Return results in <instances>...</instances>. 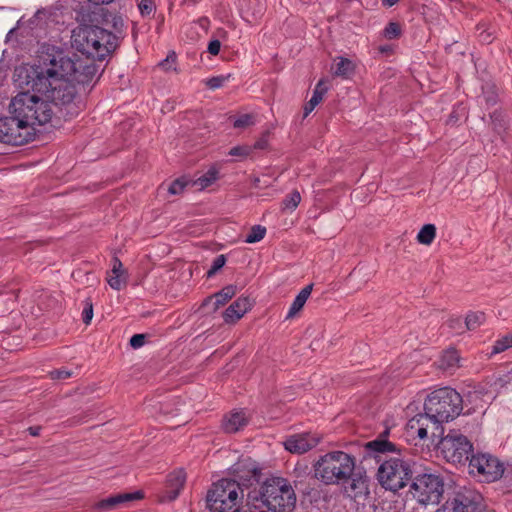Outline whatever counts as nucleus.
Returning <instances> with one entry per match:
<instances>
[{
	"label": "nucleus",
	"instance_id": "1",
	"mask_svg": "<svg viewBox=\"0 0 512 512\" xmlns=\"http://www.w3.org/2000/svg\"><path fill=\"white\" fill-rule=\"evenodd\" d=\"M85 55V59H74L55 46L43 47L38 64L32 66V75H28L32 79V88L45 91L52 84L49 81L59 76L67 77L73 83L89 84L98 73V66L94 63L98 59Z\"/></svg>",
	"mask_w": 512,
	"mask_h": 512
},
{
	"label": "nucleus",
	"instance_id": "2",
	"mask_svg": "<svg viewBox=\"0 0 512 512\" xmlns=\"http://www.w3.org/2000/svg\"><path fill=\"white\" fill-rule=\"evenodd\" d=\"M389 429L386 428L378 437L365 443V455L373 457L380 463L377 470V480L386 490L397 492L404 488L412 479V469L408 461L400 457L383 458L386 453L399 452L398 447L387 440Z\"/></svg>",
	"mask_w": 512,
	"mask_h": 512
},
{
	"label": "nucleus",
	"instance_id": "3",
	"mask_svg": "<svg viewBox=\"0 0 512 512\" xmlns=\"http://www.w3.org/2000/svg\"><path fill=\"white\" fill-rule=\"evenodd\" d=\"M123 26V19L119 16L112 18L114 32L99 25L81 24L72 31V47L82 54L103 61L119 47Z\"/></svg>",
	"mask_w": 512,
	"mask_h": 512
},
{
	"label": "nucleus",
	"instance_id": "4",
	"mask_svg": "<svg viewBox=\"0 0 512 512\" xmlns=\"http://www.w3.org/2000/svg\"><path fill=\"white\" fill-rule=\"evenodd\" d=\"M32 69L27 71V86L32 87ZM33 92L22 91L14 96L9 104V111L12 115L20 118V123H27L33 128L36 125L42 126L52 121L54 112L51 103L38 95L39 92L31 88Z\"/></svg>",
	"mask_w": 512,
	"mask_h": 512
},
{
	"label": "nucleus",
	"instance_id": "5",
	"mask_svg": "<svg viewBox=\"0 0 512 512\" xmlns=\"http://www.w3.org/2000/svg\"><path fill=\"white\" fill-rule=\"evenodd\" d=\"M51 86L39 93H49L48 98L57 108L56 118L65 121L76 117L84 108V103L78 93L76 85L67 77H57L49 81Z\"/></svg>",
	"mask_w": 512,
	"mask_h": 512
},
{
	"label": "nucleus",
	"instance_id": "6",
	"mask_svg": "<svg viewBox=\"0 0 512 512\" xmlns=\"http://www.w3.org/2000/svg\"><path fill=\"white\" fill-rule=\"evenodd\" d=\"M356 466L354 456L343 451L328 452L314 464V476L326 485L345 483Z\"/></svg>",
	"mask_w": 512,
	"mask_h": 512
},
{
	"label": "nucleus",
	"instance_id": "7",
	"mask_svg": "<svg viewBox=\"0 0 512 512\" xmlns=\"http://www.w3.org/2000/svg\"><path fill=\"white\" fill-rule=\"evenodd\" d=\"M256 502H261L268 510L273 512H292L296 505V494L290 482L282 477L266 479L258 492V495L251 496Z\"/></svg>",
	"mask_w": 512,
	"mask_h": 512
},
{
	"label": "nucleus",
	"instance_id": "8",
	"mask_svg": "<svg viewBox=\"0 0 512 512\" xmlns=\"http://www.w3.org/2000/svg\"><path fill=\"white\" fill-rule=\"evenodd\" d=\"M462 397L450 388L443 387L428 395L424 403V411L435 424L442 426L444 422L453 420L462 411Z\"/></svg>",
	"mask_w": 512,
	"mask_h": 512
},
{
	"label": "nucleus",
	"instance_id": "9",
	"mask_svg": "<svg viewBox=\"0 0 512 512\" xmlns=\"http://www.w3.org/2000/svg\"><path fill=\"white\" fill-rule=\"evenodd\" d=\"M243 489L235 481L221 479L214 483L206 496V506L211 512H239Z\"/></svg>",
	"mask_w": 512,
	"mask_h": 512
},
{
	"label": "nucleus",
	"instance_id": "10",
	"mask_svg": "<svg viewBox=\"0 0 512 512\" xmlns=\"http://www.w3.org/2000/svg\"><path fill=\"white\" fill-rule=\"evenodd\" d=\"M409 492L419 504H438L444 493V483L434 474L418 475L413 479Z\"/></svg>",
	"mask_w": 512,
	"mask_h": 512
},
{
	"label": "nucleus",
	"instance_id": "11",
	"mask_svg": "<svg viewBox=\"0 0 512 512\" xmlns=\"http://www.w3.org/2000/svg\"><path fill=\"white\" fill-rule=\"evenodd\" d=\"M437 445L443 457L450 463L470 461L473 445L468 438L458 431L452 430L446 436L438 438Z\"/></svg>",
	"mask_w": 512,
	"mask_h": 512
},
{
	"label": "nucleus",
	"instance_id": "12",
	"mask_svg": "<svg viewBox=\"0 0 512 512\" xmlns=\"http://www.w3.org/2000/svg\"><path fill=\"white\" fill-rule=\"evenodd\" d=\"M505 472L504 464L489 453L471 455L469 473L479 476L483 482L491 483L499 480Z\"/></svg>",
	"mask_w": 512,
	"mask_h": 512
},
{
	"label": "nucleus",
	"instance_id": "13",
	"mask_svg": "<svg viewBox=\"0 0 512 512\" xmlns=\"http://www.w3.org/2000/svg\"><path fill=\"white\" fill-rule=\"evenodd\" d=\"M20 120L16 115L0 118V142L20 146L33 139L35 128Z\"/></svg>",
	"mask_w": 512,
	"mask_h": 512
},
{
	"label": "nucleus",
	"instance_id": "14",
	"mask_svg": "<svg viewBox=\"0 0 512 512\" xmlns=\"http://www.w3.org/2000/svg\"><path fill=\"white\" fill-rule=\"evenodd\" d=\"M483 508L482 495L465 486L456 488L446 502V509L450 512H482Z\"/></svg>",
	"mask_w": 512,
	"mask_h": 512
},
{
	"label": "nucleus",
	"instance_id": "15",
	"mask_svg": "<svg viewBox=\"0 0 512 512\" xmlns=\"http://www.w3.org/2000/svg\"><path fill=\"white\" fill-rule=\"evenodd\" d=\"M428 426H431V439L435 442L444 434L443 426L435 424L426 412L419 413L406 424L407 434L411 437L418 436L420 440L428 438Z\"/></svg>",
	"mask_w": 512,
	"mask_h": 512
},
{
	"label": "nucleus",
	"instance_id": "16",
	"mask_svg": "<svg viewBox=\"0 0 512 512\" xmlns=\"http://www.w3.org/2000/svg\"><path fill=\"white\" fill-rule=\"evenodd\" d=\"M233 474L234 478L229 480L235 481L244 490L259 482L261 471L252 463L238 462L233 466Z\"/></svg>",
	"mask_w": 512,
	"mask_h": 512
},
{
	"label": "nucleus",
	"instance_id": "17",
	"mask_svg": "<svg viewBox=\"0 0 512 512\" xmlns=\"http://www.w3.org/2000/svg\"><path fill=\"white\" fill-rule=\"evenodd\" d=\"M186 481V474L183 470H177L167 476L165 485L159 493L160 502H171L175 500L182 490Z\"/></svg>",
	"mask_w": 512,
	"mask_h": 512
},
{
	"label": "nucleus",
	"instance_id": "18",
	"mask_svg": "<svg viewBox=\"0 0 512 512\" xmlns=\"http://www.w3.org/2000/svg\"><path fill=\"white\" fill-rule=\"evenodd\" d=\"M320 439L310 433L295 434L284 442L285 449L291 453L303 454L314 448Z\"/></svg>",
	"mask_w": 512,
	"mask_h": 512
},
{
	"label": "nucleus",
	"instance_id": "19",
	"mask_svg": "<svg viewBox=\"0 0 512 512\" xmlns=\"http://www.w3.org/2000/svg\"><path fill=\"white\" fill-rule=\"evenodd\" d=\"M141 498V492L119 493L98 501L97 503L94 504L93 509L95 512H108L115 510L126 503Z\"/></svg>",
	"mask_w": 512,
	"mask_h": 512
},
{
	"label": "nucleus",
	"instance_id": "20",
	"mask_svg": "<svg viewBox=\"0 0 512 512\" xmlns=\"http://www.w3.org/2000/svg\"><path fill=\"white\" fill-rule=\"evenodd\" d=\"M345 483H348V486H345V491L349 493L350 497L357 498L369 493V478L365 472L354 469Z\"/></svg>",
	"mask_w": 512,
	"mask_h": 512
},
{
	"label": "nucleus",
	"instance_id": "21",
	"mask_svg": "<svg viewBox=\"0 0 512 512\" xmlns=\"http://www.w3.org/2000/svg\"><path fill=\"white\" fill-rule=\"evenodd\" d=\"M250 306L251 304L247 297H239L224 311V322L228 324L236 323L250 309Z\"/></svg>",
	"mask_w": 512,
	"mask_h": 512
},
{
	"label": "nucleus",
	"instance_id": "22",
	"mask_svg": "<svg viewBox=\"0 0 512 512\" xmlns=\"http://www.w3.org/2000/svg\"><path fill=\"white\" fill-rule=\"evenodd\" d=\"M112 275L108 278V283L111 288L121 290L127 284L128 274L123 268V264L119 258L113 257L112 259Z\"/></svg>",
	"mask_w": 512,
	"mask_h": 512
},
{
	"label": "nucleus",
	"instance_id": "23",
	"mask_svg": "<svg viewBox=\"0 0 512 512\" xmlns=\"http://www.w3.org/2000/svg\"><path fill=\"white\" fill-rule=\"evenodd\" d=\"M241 11L243 18L247 22L253 23L263 15L265 5L262 0H242Z\"/></svg>",
	"mask_w": 512,
	"mask_h": 512
},
{
	"label": "nucleus",
	"instance_id": "24",
	"mask_svg": "<svg viewBox=\"0 0 512 512\" xmlns=\"http://www.w3.org/2000/svg\"><path fill=\"white\" fill-rule=\"evenodd\" d=\"M248 424V418L243 411H234L224 416L222 428L226 433H236Z\"/></svg>",
	"mask_w": 512,
	"mask_h": 512
},
{
	"label": "nucleus",
	"instance_id": "25",
	"mask_svg": "<svg viewBox=\"0 0 512 512\" xmlns=\"http://www.w3.org/2000/svg\"><path fill=\"white\" fill-rule=\"evenodd\" d=\"M438 367L448 373H453L460 367V356L456 349L444 351L438 361Z\"/></svg>",
	"mask_w": 512,
	"mask_h": 512
},
{
	"label": "nucleus",
	"instance_id": "26",
	"mask_svg": "<svg viewBox=\"0 0 512 512\" xmlns=\"http://www.w3.org/2000/svg\"><path fill=\"white\" fill-rule=\"evenodd\" d=\"M235 294L236 286L227 285L224 288H222L219 292L215 293L213 296L206 298L203 302V306L213 302V309L217 310L218 308L226 304Z\"/></svg>",
	"mask_w": 512,
	"mask_h": 512
},
{
	"label": "nucleus",
	"instance_id": "27",
	"mask_svg": "<svg viewBox=\"0 0 512 512\" xmlns=\"http://www.w3.org/2000/svg\"><path fill=\"white\" fill-rule=\"evenodd\" d=\"M327 90L328 88L325 85L324 79L319 80L315 86L311 99L304 106V117H307L323 100V96L326 94Z\"/></svg>",
	"mask_w": 512,
	"mask_h": 512
},
{
	"label": "nucleus",
	"instance_id": "28",
	"mask_svg": "<svg viewBox=\"0 0 512 512\" xmlns=\"http://www.w3.org/2000/svg\"><path fill=\"white\" fill-rule=\"evenodd\" d=\"M313 289V284H309L305 286L295 297L293 303L291 304L289 311L287 313L286 318H293L305 305L307 299L309 298Z\"/></svg>",
	"mask_w": 512,
	"mask_h": 512
},
{
	"label": "nucleus",
	"instance_id": "29",
	"mask_svg": "<svg viewBox=\"0 0 512 512\" xmlns=\"http://www.w3.org/2000/svg\"><path fill=\"white\" fill-rule=\"evenodd\" d=\"M338 60L334 74L345 79L351 77L355 72L354 63L350 59L344 57H339Z\"/></svg>",
	"mask_w": 512,
	"mask_h": 512
},
{
	"label": "nucleus",
	"instance_id": "30",
	"mask_svg": "<svg viewBox=\"0 0 512 512\" xmlns=\"http://www.w3.org/2000/svg\"><path fill=\"white\" fill-rule=\"evenodd\" d=\"M436 237V227L434 224H425L417 235V241L423 245H430Z\"/></svg>",
	"mask_w": 512,
	"mask_h": 512
},
{
	"label": "nucleus",
	"instance_id": "31",
	"mask_svg": "<svg viewBox=\"0 0 512 512\" xmlns=\"http://www.w3.org/2000/svg\"><path fill=\"white\" fill-rule=\"evenodd\" d=\"M218 170L214 167L210 168L205 174L200 176L195 182V185H198L200 189H204L213 184L218 178Z\"/></svg>",
	"mask_w": 512,
	"mask_h": 512
},
{
	"label": "nucleus",
	"instance_id": "32",
	"mask_svg": "<svg viewBox=\"0 0 512 512\" xmlns=\"http://www.w3.org/2000/svg\"><path fill=\"white\" fill-rule=\"evenodd\" d=\"M485 321V314L483 312H470L465 318V325L468 330H475Z\"/></svg>",
	"mask_w": 512,
	"mask_h": 512
},
{
	"label": "nucleus",
	"instance_id": "33",
	"mask_svg": "<svg viewBox=\"0 0 512 512\" xmlns=\"http://www.w3.org/2000/svg\"><path fill=\"white\" fill-rule=\"evenodd\" d=\"M256 123V115L253 113L242 114L238 116L234 122L233 127L236 129H245L253 126Z\"/></svg>",
	"mask_w": 512,
	"mask_h": 512
},
{
	"label": "nucleus",
	"instance_id": "34",
	"mask_svg": "<svg viewBox=\"0 0 512 512\" xmlns=\"http://www.w3.org/2000/svg\"><path fill=\"white\" fill-rule=\"evenodd\" d=\"M512 346V334H507L495 341L492 346L491 355L501 353Z\"/></svg>",
	"mask_w": 512,
	"mask_h": 512
},
{
	"label": "nucleus",
	"instance_id": "35",
	"mask_svg": "<svg viewBox=\"0 0 512 512\" xmlns=\"http://www.w3.org/2000/svg\"><path fill=\"white\" fill-rule=\"evenodd\" d=\"M266 234V228L261 225H254L250 232L247 234L245 242L246 243H256L261 241Z\"/></svg>",
	"mask_w": 512,
	"mask_h": 512
},
{
	"label": "nucleus",
	"instance_id": "36",
	"mask_svg": "<svg viewBox=\"0 0 512 512\" xmlns=\"http://www.w3.org/2000/svg\"><path fill=\"white\" fill-rule=\"evenodd\" d=\"M301 201V195L297 190L290 192L282 201L283 209L294 210Z\"/></svg>",
	"mask_w": 512,
	"mask_h": 512
},
{
	"label": "nucleus",
	"instance_id": "37",
	"mask_svg": "<svg viewBox=\"0 0 512 512\" xmlns=\"http://www.w3.org/2000/svg\"><path fill=\"white\" fill-rule=\"evenodd\" d=\"M490 118L492 121L493 129L498 133L501 134L506 129V122L502 116V114L498 111H494L490 114Z\"/></svg>",
	"mask_w": 512,
	"mask_h": 512
},
{
	"label": "nucleus",
	"instance_id": "38",
	"mask_svg": "<svg viewBox=\"0 0 512 512\" xmlns=\"http://www.w3.org/2000/svg\"><path fill=\"white\" fill-rule=\"evenodd\" d=\"M483 97L485 100V103L488 106H493L497 103L498 95L496 93L495 87L487 85L483 87Z\"/></svg>",
	"mask_w": 512,
	"mask_h": 512
},
{
	"label": "nucleus",
	"instance_id": "39",
	"mask_svg": "<svg viewBox=\"0 0 512 512\" xmlns=\"http://www.w3.org/2000/svg\"><path fill=\"white\" fill-rule=\"evenodd\" d=\"M226 263V257L225 255L221 254L218 255L214 260L210 267V269L207 271L206 276L207 278L213 277Z\"/></svg>",
	"mask_w": 512,
	"mask_h": 512
},
{
	"label": "nucleus",
	"instance_id": "40",
	"mask_svg": "<svg viewBox=\"0 0 512 512\" xmlns=\"http://www.w3.org/2000/svg\"><path fill=\"white\" fill-rule=\"evenodd\" d=\"M401 35V27L396 22H390L384 29V36L387 39H395Z\"/></svg>",
	"mask_w": 512,
	"mask_h": 512
},
{
	"label": "nucleus",
	"instance_id": "41",
	"mask_svg": "<svg viewBox=\"0 0 512 512\" xmlns=\"http://www.w3.org/2000/svg\"><path fill=\"white\" fill-rule=\"evenodd\" d=\"M229 78H230V74L214 76V77L209 78L206 81V85L210 89H213V90L218 89V88H221Z\"/></svg>",
	"mask_w": 512,
	"mask_h": 512
},
{
	"label": "nucleus",
	"instance_id": "42",
	"mask_svg": "<svg viewBox=\"0 0 512 512\" xmlns=\"http://www.w3.org/2000/svg\"><path fill=\"white\" fill-rule=\"evenodd\" d=\"M187 184L188 181L184 178L176 179L169 185L168 192L172 195H178L182 193Z\"/></svg>",
	"mask_w": 512,
	"mask_h": 512
},
{
	"label": "nucleus",
	"instance_id": "43",
	"mask_svg": "<svg viewBox=\"0 0 512 512\" xmlns=\"http://www.w3.org/2000/svg\"><path fill=\"white\" fill-rule=\"evenodd\" d=\"M138 8L142 16H150L156 7L154 0H140Z\"/></svg>",
	"mask_w": 512,
	"mask_h": 512
},
{
	"label": "nucleus",
	"instance_id": "44",
	"mask_svg": "<svg viewBox=\"0 0 512 512\" xmlns=\"http://www.w3.org/2000/svg\"><path fill=\"white\" fill-rule=\"evenodd\" d=\"M92 318H93V304L90 299H86L84 309L82 311V320L86 325H88V324H90Z\"/></svg>",
	"mask_w": 512,
	"mask_h": 512
},
{
	"label": "nucleus",
	"instance_id": "45",
	"mask_svg": "<svg viewBox=\"0 0 512 512\" xmlns=\"http://www.w3.org/2000/svg\"><path fill=\"white\" fill-rule=\"evenodd\" d=\"M176 58H177V57H176L175 52H172V53H170V54L166 57V59H164L162 62H160V64H159V65H160L164 70H166V71H168V70H174V71H175V70H176V68H175V67H173V65H174V64H175V62H176Z\"/></svg>",
	"mask_w": 512,
	"mask_h": 512
},
{
	"label": "nucleus",
	"instance_id": "46",
	"mask_svg": "<svg viewBox=\"0 0 512 512\" xmlns=\"http://www.w3.org/2000/svg\"><path fill=\"white\" fill-rule=\"evenodd\" d=\"M146 336L144 334H134L130 338V346L134 349H138L145 344Z\"/></svg>",
	"mask_w": 512,
	"mask_h": 512
},
{
	"label": "nucleus",
	"instance_id": "47",
	"mask_svg": "<svg viewBox=\"0 0 512 512\" xmlns=\"http://www.w3.org/2000/svg\"><path fill=\"white\" fill-rule=\"evenodd\" d=\"M72 375V372L67 369H56L50 372L52 379H67Z\"/></svg>",
	"mask_w": 512,
	"mask_h": 512
},
{
	"label": "nucleus",
	"instance_id": "48",
	"mask_svg": "<svg viewBox=\"0 0 512 512\" xmlns=\"http://www.w3.org/2000/svg\"><path fill=\"white\" fill-rule=\"evenodd\" d=\"M220 48H221V43L219 40L217 39H214V40H211L208 44V52L211 54V55H218L219 54V51H220Z\"/></svg>",
	"mask_w": 512,
	"mask_h": 512
},
{
	"label": "nucleus",
	"instance_id": "49",
	"mask_svg": "<svg viewBox=\"0 0 512 512\" xmlns=\"http://www.w3.org/2000/svg\"><path fill=\"white\" fill-rule=\"evenodd\" d=\"M249 153V149L247 147H241V146H236V147H233L229 154L231 156H246L248 155Z\"/></svg>",
	"mask_w": 512,
	"mask_h": 512
},
{
	"label": "nucleus",
	"instance_id": "50",
	"mask_svg": "<svg viewBox=\"0 0 512 512\" xmlns=\"http://www.w3.org/2000/svg\"><path fill=\"white\" fill-rule=\"evenodd\" d=\"M447 323L451 329H458L462 326V322H461L460 318H451L448 320Z\"/></svg>",
	"mask_w": 512,
	"mask_h": 512
},
{
	"label": "nucleus",
	"instance_id": "51",
	"mask_svg": "<svg viewBox=\"0 0 512 512\" xmlns=\"http://www.w3.org/2000/svg\"><path fill=\"white\" fill-rule=\"evenodd\" d=\"M28 431H29L30 435H32V436H39L41 427L40 426H32V427L28 428Z\"/></svg>",
	"mask_w": 512,
	"mask_h": 512
},
{
	"label": "nucleus",
	"instance_id": "52",
	"mask_svg": "<svg viewBox=\"0 0 512 512\" xmlns=\"http://www.w3.org/2000/svg\"><path fill=\"white\" fill-rule=\"evenodd\" d=\"M89 2L95 4V5H103V4H109L113 0H88Z\"/></svg>",
	"mask_w": 512,
	"mask_h": 512
},
{
	"label": "nucleus",
	"instance_id": "53",
	"mask_svg": "<svg viewBox=\"0 0 512 512\" xmlns=\"http://www.w3.org/2000/svg\"><path fill=\"white\" fill-rule=\"evenodd\" d=\"M399 0H382V4L385 7H392L395 5Z\"/></svg>",
	"mask_w": 512,
	"mask_h": 512
},
{
	"label": "nucleus",
	"instance_id": "54",
	"mask_svg": "<svg viewBox=\"0 0 512 512\" xmlns=\"http://www.w3.org/2000/svg\"><path fill=\"white\" fill-rule=\"evenodd\" d=\"M255 147L258 149L264 148V142H262V141L256 142Z\"/></svg>",
	"mask_w": 512,
	"mask_h": 512
},
{
	"label": "nucleus",
	"instance_id": "55",
	"mask_svg": "<svg viewBox=\"0 0 512 512\" xmlns=\"http://www.w3.org/2000/svg\"><path fill=\"white\" fill-rule=\"evenodd\" d=\"M104 23L107 25V24H108V19H106V18H105V19L103 20V24H104Z\"/></svg>",
	"mask_w": 512,
	"mask_h": 512
},
{
	"label": "nucleus",
	"instance_id": "56",
	"mask_svg": "<svg viewBox=\"0 0 512 512\" xmlns=\"http://www.w3.org/2000/svg\"><path fill=\"white\" fill-rule=\"evenodd\" d=\"M431 434V426H428V434Z\"/></svg>",
	"mask_w": 512,
	"mask_h": 512
},
{
	"label": "nucleus",
	"instance_id": "57",
	"mask_svg": "<svg viewBox=\"0 0 512 512\" xmlns=\"http://www.w3.org/2000/svg\"><path fill=\"white\" fill-rule=\"evenodd\" d=\"M192 2H197L198 0H191Z\"/></svg>",
	"mask_w": 512,
	"mask_h": 512
}]
</instances>
